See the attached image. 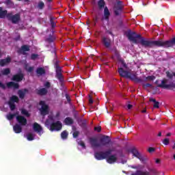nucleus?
<instances>
[{
    "mask_svg": "<svg viewBox=\"0 0 175 175\" xmlns=\"http://www.w3.org/2000/svg\"><path fill=\"white\" fill-rule=\"evenodd\" d=\"M166 136H172V133H167Z\"/></svg>",
    "mask_w": 175,
    "mask_h": 175,
    "instance_id": "obj_52",
    "label": "nucleus"
},
{
    "mask_svg": "<svg viewBox=\"0 0 175 175\" xmlns=\"http://www.w3.org/2000/svg\"><path fill=\"white\" fill-rule=\"evenodd\" d=\"M132 107H133V105H131V104L127 105V109H128L129 110H131V109H132Z\"/></svg>",
    "mask_w": 175,
    "mask_h": 175,
    "instance_id": "obj_44",
    "label": "nucleus"
},
{
    "mask_svg": "<svg viewBox=\"0 0 175 175\" xmlns=\"http://www.w3.org/2000/svg\"><path fill=\"white\" fill-rule=\"evenodd\" d=\"M80 146H81V147H83V148H85V144H84V142H81Z\"/></svg>",
    "mask_w": 175,
    "mask_h": 175,
    "instance_id": "obj_46",
    "label": "nucleus"
},
{
    "mask_svg": "<svg viewBox=\"0 0 175 175\" xmlns=\"http://www.w3.org/2000/svg\"><path fill=\"white\" fill-rule=\"evenodd\" d=\"M10 57H7L6 59H1L0 60V66H5V65H8V64H10Z\"/></svg>",
    "mask_w": 175,
    "mask_h": 175,
    "instance_id": "obj_18",
    "label": "nucleus"
},
{
    "mask_svg": "<svg viewBox=\"0 0 175 175\" xmlns=\"http://www.w3.org/2000/svg\"><path fill=\"white\" fill-rule=\"evenodd\" d=\"M79 136V131H74L73 137H77Z\"/></svg>",
    "mask_w": 175,
    "mask_h": 175,
    "instance_id": "obj_39",
    "label": "nucleus"
},
{
    "mask_svg": "<svg viewBox=\"0 0 175 175\" xmlns=\"http://www.w3.org/2000/svg\"><path fill=\"white\" fill-rule=\"evenodd\" d=\"M90 143L92 147H100V146L109 144L110 143V138L107 136H105L100 139V142L96 139H91Z\"/></svg>",
    "mask_w": 175,
    "mask_h": 175,
    "instance_id": "obj_5",
    "label": "nucleus"
},
{
    "mask_svg": "<svg viewBox=\"0 0 175 175\" xmlns=\"http://www.w3.org/2000/svg\"><path fill=\"white\" fill-rule=\"evenodd\" d=\"M147 111L146 109H144L142 111V113H146Z\"/></svg>",
    "mask_w": 175,
    "mask_h": 175,
    "instance_id": "obj_55",
    "label": "nucleus"
},
{
    "mask_svg": "<svg viewBox=\"0 0 175 175\" xmlns=\"http://www.w3.org/2000/svg\"><path fill=\"white\" fill-rule=\"evenodd\" d=\"M158 136H162V133L159 132Z\"/></svg>",
    "mask_w": 175,
    "mask_h": 175,
    "instance_id": "obj_56",
    "label": "nucleus"
},
{
    "mask_svg": "<svg viewBox=\"0 0 175 175\" xmlns=\"http://www.w3.org/2000/svg\"><path fill=\"white\" fill-rule=\"evenodd\" d=\"M120 163H126V159H124V161H119Z\"/></svg>",
    "mask_w": 175,
    "mask_h": 175,
    "instance_id": "obj_47",
    "label": "nucleus"
},
{
    "mask_svg": "<svg viewBox=\"0 0 175 175\" xmlns=\"http://www.w3.org/2000/svg\"><path fill=\"white\" fill-rule=\"evenodd\" d=\"M62 138L63 139H66L68 137V132L66 131H63L61 134Z\"/></svg>",
    "mask_w": 175,
    "mask_h": 175,
    "instance_id": "obj_34",
    "label": "nucleus"
},
{
    "mask_svg": "<svg viewBox=\"0 0 175 175\" xmlns=\"http://www.w3.org/2000/svg\"><path fill=\"white\" fill-rule=\"evenodd\" d=\"M110 154V152H107V157L105 159H107V162L108 163H116L117 162V156L116 155H109Z\"/></svg>",
    "mask_w": 175,
    "mask_h": 175,
    "instance_id": "obj_9",
    "label": "nucleus"
},
{
    "mask_svg": "<svg viewBox=\"0 0 175 175\" xmlns=\"http://www.w3.org/2000/svg\"><path fill=\"white\" fill-rule=\"evenodd\" d=\"M87 25H90V23L89 22H87Z\"/></svg>",
    "mask_w": 175,
    "mask_h": 175,
    "instance_id": "obj_59",
    "label": "nucleus"
},
{
    "mask_svg": "<svg viewBox=\"0 0 175 175\" xmlns=\"http://www.w3.org/2000/svg\"><path fill=\"white\" fill-rule=\"evenodd\" d=\"M142 175H148V172H144L142 173Z\"/></svg>",
    "mask_w": 175,
    "mask_h": 175,
    "instance_id": "obj_54",
    "label": "nucleus"
},
{
    "mask_svg": "<svg viewBox=\"0 0 175 175\" xmlns=\"http://www.w3.org/2000/svg\"><path fill=\"white\" fill-rule=\"evenodd\" d=\"M96 159L98 161H102V159H106V157H107V152H97L94 154Z\"/></svg>",
    "mask_w": 175,
    "mask_h": 175,
    "instance_id": "obj_12",
    "label": "nucleus"
},
{
    "mask_svg": "<svg viewBox=\"0 0 175 175\" xmlns=\"http://www.w3.org/2000/svg\"><path fill=\"white\" fill-rule=\"evenodd\" d=\"M29 0H25V2H28Z\"/></svg>",
    "mask_w": 175,
    "mask_h": 175,
    "instance_id": "obj_60",
    "label": "nucleus"
},
{
    "mask_svg": "<svg viewBox=\"0 0 175 175\" xmlns=\"http://www.w3.org/2000/svg\"><path fill=\"white\" fill-rule=\"evenodd\" d=\"M156 163H160L161 160L159 159H156L155 161Z\"/></svg>",
    "mask_w": 175,
    "mask_h": 175,
    "instance_id": "obj_50",
    "label": "nucleus"
},
{
    "mask_svg": "<svg viewBox=\"0 0 175 175\" xmlns=\"http://www.w3.org/2000/svg\"><path fill=\"white\" fill-rule=\"evenodd\" d=\"M36 58H38V55H31V59H36Z\"/></svg>",
    "mask_w": 175,
    "mask_h": 175,
    "instance_id": "obj_43",
    "label": "nucleus"
},
{
    "mask_svg": "<svg viewBox=\"0 0 175 175\" xmlns=\"http://www.w3.org/2000/svg\"><path fill=\"white\" fill-rule=\"evenodd\" d=\"M14 131L15 133H21V132L22 131L21 126L18 124H16L14 126Z\"/></svg>",
    "mask_w": 175,
    "mask_h": 175,
    "instance_id": "obj_24",
    "label": "nucleus"
},
{
    "mask_svg": "<svg viewBox=\"0 0 175 175\" xmlns=\"http://www.w3.org/2000/svg\"><path fill=\"white\" fill-rule=\"evenodd\" d=\"M14 102H18V97L16 96H12L8 103L11 110H14V109H16V105H14Z\"/></svg>",
    "mask_w": 175,
    "mask_h": 175,
    "instance_id": "obj_10",
    "label": "nucleus"
},
{
    "mask_svg": "<svg viewBox=\"0 0 175 175\" xmlns=\"http://www.w3.org/2000/svg\"><path fill=\"white\" fill-rule=\"evenodd\" d=\"M146 87H151V85L147 84V85H146Z\"/></svg>",
    "mask_w": 175,
    "mask_h": 175,
    "instance_id": "obj_57",
    "label": "nucleus"
},
{
    "mask_svg": "<svg viewBox=\"0 0 175 175\" xmlns=\"http://www.w3.org/2000/svg\"><path fill=\"white\" fill-rule=\"evenodd\" d=\"M0 87L1 88L5 89V85H3L2 83H0Z\"/></svg>",
    "mask_w": 175,
    "mask_h": 175,
    "instance_id": "obj_49",
    "label": "nucleus"
},
{
    "mask_svg": "<svg viewBox=\"0 0 175 175\" xmlns=\"http://www.w3.org/2000/svg\"><path fill=\"white\" fill-rule=\"evenodd\" d=\"M33 128L35 132L38 133V135H42V133H43V128H42V126H40L39 124L34 123L33 125Z\"/></svg>",
    "mask_w": 175,
    "mask_h": 175,
    "instance_id": "obj_11",
    "label": "nucleus"
},
{
    "mask_svg": "<svg viewBox=\"0 0 175 175\" xmlns=\"http://www.w3.org/2000/svg\"><path fill=\"white\" fill-rule=\"evenodd\" d=\"M109 17H110V11H109V8H107V7H105L104 8V14L102 18V21H103V20H106L107 21H108Z\"/></svg>",
    "mask_w": 175,
    "mask_h": 175,
    "instance_id": "obj_14",
    "label": "nucleus"
},
{
    "mask_svg": "<svg viewBox=\"0 0 175 175\" xmlns=\"http://www.w3.org/2000/svg\"><path fill=\"white\" fill-rule=\"evenodd\" d=\"M38 8H39V9H43V8H44V3L40 1L38 3Z\"/></svg>",
    "mask_w": 175,
    "mask_h": 175,
    "instance_id": "obj_36",
    "label": "nucleus"
},
{
    "mask_svg": "<svg viewBox=\"0 0 175 175\" xmlns=\"http://www.w3.org/2000/svg\"><path fill=\"white\" fill-rule=\"evenodd\" d=\"M8 17V11L3 10L2 8H0V18H5Z\"/></svg>",
    "mask_w": 175,
    "mask_h": 175,
    "instance_id": "obj_20",
    "label": "nucleus"
},
{
    "mask_svg": "<svg viewBox=\"0 0 175 175\" xmlns=\"http://www.w3.org/2000/svg\"><path fill=\"white\" fill-rule=\"evenodd\" d=\"M148 152H154L155 149L154 148H149L148 150Z\"/></svg>",
    "mask_w": 175,
    "mask_h": 175,
    "instance_id": "obj_41",
    "label": "nucleus"
},
{
    "mask_svg": "<svg viewBox=\"0 0 175 175\" xmlns=\"http://www.w3.org/2000/svg\"><path fill=\"white\" fill-rule=\"evenodd\" d=\"M150 100H151L152 102H154V103H155V102H157V101L155 100V99H150Z\"/></svg>",
    "mask_w": 175,
    "mask_h": 175,
    "instance_id": "obj_53",
    "label": "nucleus"
},
{
    "mask_svg": "<svg viewBox=\"0 0 175 175\" xmlns=\"http://www.w3.org/2000/svg\"><path fill=\"white\" fill-rule=\"evenodd\" d=\"M7 87L12 88H18V83L14 82H10L7 83Z\"/></svg>",
    "mask_w": 175,
    "mask_h": 175,
    "instance_id": "obj_22",
    "label": "nucleus"
},
{
    "mask_svg": "<svg viewBox=\"0 0 175 175\" xmlns=\"http://www.w3.org/2000/svg\"><path fill=\"white\" fill-rule=\"evenodd\" d=\"M153 107H154V109H158V108L159 107V103L155 102L154 104V105H153Z\"/></svg>",
    "mask_w": 175,
    "mask_h": 175,
    "instance_id": "obj_38",
    "label": "nucleus"
},
{
    "mask_svg": "<svg viewBox=\"0 0 175 175\" xmlns=\"http://www.w3.org/2000/svg\"><path fill=\"white\" fill-rule=\"evenodd\" d=\"M56 72H57V77L59 79H61V68H59V67H57L56 68Z\"/></svg>",
    "mask_w": 175,
    "mask_h": 175,
    "instance_id": "obj_33",
    "label": "nucleus"
},
{
    "mask_svg": "<svg viewBox=\"0 0 175 175\" xmlns=\"http://www.w3.org/2000/svg\"><path fill=\"white\" fill-rule=\"evenodd\" d=\"M16 114H12V113H8L7 116H6V118L7 120H13L15 117Z\"/></svg>",
    "mask_w": 175,
    "mask_h": 175,
    "instance_id": "obj_28",
    "label": "nucleus"
},
{
    "mask_svg": "<svg viewBox=\"0 0 175 175\" xmlns=\"http://www.w3.org/2000/svg\"><path fill=\"white\" fill-rule=\"evenodd\" d=\"M54 119L52 116H49V119L46 120L45 122L46 126L50 129V131H61L62 129V123L61 122L57 121L54 122Z\"/></svg>",
    "mask_w": 175,
    "mask_h": 175,
    "instance_id": "obj_3",
    "label": "nucleus"
},
{
    "mask_svg": "<svg viewBox=\"0 0 175 175\" xmlns=\"http://www.w3.org/2000/svg\"><path fill=\"white\" fill-rule=\"evenodd\" d=\"M170 143V139L169 138H165L163 140V144L165 146H168V144Z\"/></svg>",
    "mask_w": 175,
    "mask_h": 175,
    "instance_id": "obj_32",
    "label": "nucleus"
},
{
    "mask_svg": "<svg viewBox=\"0 0 175 175\" xmlns=\"http://www.w3.org/2000/svg\"><path fill=\"white\" fill-rule=\"evenodd\" d=\"M66 98L68 102H70V97H69V95L66 94Z\"/></svg>",
    "mask_w": 175,
    "mask_h": 175,
    "instance_id": "obj_45",
    "label": "nucleus"
},
{
    "mask_svg": "<svg viewBox=\"0 0 175 175\" xmlns=\"http://www.w3.org/2000/svg\"><path fill=\"white\" fill-rule=\"evenodd\" d=\"M25 69L27 72H32V70H33V67H29L28 66H26Z\"/></svg>",
    "mask_w": 175,
    "mask_h": 175,
    "instance_id": "obj_37",
    "label": "nucleus"
},
{
    "mask_svg": "<svg viewBox=\"0 0 175 175\" xmlns=\"http://www.w3.org/2000/svg\"><path fill=\"white\" fill-rule=\"evenodd\" d=\"M103 41L105 46H106V47H109L110 46V43H111L110 39L104 38L103 39Z\"/></svg>",
    "mask_w": 175,
    "mask_h": 175,
    "instance_id": "obj_26",
    "label": "nucleus"
},
{
    "mask_svg": "<svg viewBox=\"0 0 175 175\" xmlns=\"http://www.w3.org/2000/svg\"><path fill=\"white\" fill-rule=\"evenodd\" d=\"M122 10V3H121V1H118L115 4V7H114V13L116 16H118L121 14Z\"/></svg>",
    "mask_w": 175,
    "mask_h": 175,
    "instance_id": "obj_8",
    "label": "nucleus"
},
{
    "mask_svg": "<svg viewBox=\"0 0 175 175\" xmlns=\"http://www.w3.org/2000/svg\"><path fill=\"white\" fill-rule=\"evenodd\" d=\"M119 65L120 68L118 69V72L120 73L122 77H126V79H131V80H136V75H132L129 71H125L126 69V64L124 62V60L120 59L119 60Z\"/></svg>",
    "mask_w": 175,
    "mask_h": 175,
    "instance_id": "obj_2",
    "label": "nucleus"
},
{
    "mask_svg": "<svg viewBox=\"0 0 175 175\" xmlns=\"http://www.w3.org/2000/svg\"><path fill=\"white\" fill-rule=\"evenodd\" d=\"M97 8L98 10H103L105 9V6H106V3H105V0H98L97 1Z\"/></svg>",
    "mask_w": 175,
    "mask_h": 175,
    "instance_id": "obj_15",
    "label": "nucleus"
},
{
    "mask_svg": "<svg viewBox=\"0 0 175 175\" xmlns=\"http://www.w3.org/2000/svg\"><path fill=\"white\" fill-rule=\"evenodd\" d=\"M21 114H23L26 117H29V113L26 109H21Z\"/></svg>",
    "mask_w": 175,
    "mask_h": 175,
    "instance_id": "obj_29",
    "label": "nucleus"
},
{
    "mask_svg": "<svg viewBox=\"0 0 175 175\" xmlns=\"http://www.w3.org/2000/svg\"><path fill=\"white\" fill-rule=\"evenodd\" d=\"M147 81H153V80H155V76L150 75L146 77Z\"/></svg>",
    "mask_w": 175,
    "mask_h": 175,
    "instance_id": "obj_30",
    "label": "nucleus"
},
{
    "mask_svg": "<svg viewBox=\"0 0 175 175\" xmlns=\"http://www.w3.org/2000/svg\"><path fill=\"white\" fill-rule=\"evenodd\" d=\"M16 121H18L21 125H27V119L21 116H16Z\"/></svg>",
    "mask_w": 175,
    "mask_h": 175,
    "instance_id": "obj_16",
    "label": "nucleus"
},
{
    "mask_svg": "<svg viewBox=\"0 0 175 175\" xmlns=\"http://www.w3.org/2000/svg\"><path fill=\"white\" fill-rule=\"evenodd\" d=\"M36 73L38 76H42V75H44V73H46V70L43 68H38L36 70Z\"/></svg>",
    "mask_w": 175,
    "mask_h": 175,
    "instance_id": "obj_21",
    "label": "nucleus"
},
{
    "mask_svg": "<svg viewBox=\"0 0 175 175\" xmlns=\"http://www.w3.org/2000/svg\"><path fill=\"white\" fill-rule=\"evenodd\" d=\"M64 122L66 125H72V124H73V119L70 118H66L64 120Z\"/></svg>",
    "mask_w": 175,
    "mask_h": 175,
    "instance_id": "obj_25",
    "label": "nucleus"
},
{
    "mask_svg": "<svg viewBox=\"0 0 175 175\" xmlns=\"http://www.w3.org/2000/svg\"><path fill=\"white\" fill-rule=\"evenodd\" d=\"M27 94H28V90H27L26 89L19 90L18 92V94L19 95V98H21V99H23L25 96V95H27Z\"/></svg>",
    "mask_w": 175,
    "mask_h": 175,
    "instance_id": "obj_17",
    "label": "nucleus"
},
{
    "mask_svg": "<svg viewBox=\"0 0 175 175\" xmlns=\"http://www.w3.org/2000/svg\"><path fill=\"white\" fill-rule=\"evenodd\" d=\"M10 73V70L9 68H6L2 71L3 75H9Z\"/></svg>",
    "mask_w": 175,
    "mask_h": 175,
    "instance_id": "obj_35",
    "label": "nucleus"
},
{
    "mask_svg": "<svg viewBox=\"0 0 175 175\" xmlns=\"http://www.w3.org/2000/svg\"><path fill=\"white\" fill-rule=\"evenodd\" d=\"M124 159V157H122V159Z\"/></svg>",
    "mask_w": 175,
    "mask_h": 175,
    "instance_id": "obj_61",
    "label": "nucleus"
},
{
    "mask_svg": "<svg viewBox=\"0 0 175 175\" xmlns=\"http://www.w3.org/2000/svg\"><path fill=\"white\" fill-rule=\"evenodd\" d=\"M46 1H48V2H51V1H53V0H46Z\"/></svg>",
    "mask_w": 175,
    "mask_h": 175,
    "instance_id": "obj_58",
    "label": "nucleus"
},
{
    "mask_svg": "<svg viewBox=\"0 0 175 175\" xmlns=\"http://www.w3.org/2000/svg\"><path fill=\"white\" fill-rule=\"evenodd\" d=\"M24 75H23V74H18L13 77L12 80H14V81H21Z\"/></svg>",
    "mask_w": 175,
    "mask_h": 175,
    "instance_id": "obj_19",
    "label": "nucleus"
},
{
    "mask_svg": "<svg viewBox=\"0 0 175 175\" xmlns=\"http://www.w3.org/2000/svg\"><path fill=\"white\" fill-rule=\"evenodd\" d=\"M7 18L12 21L14 24H17L20 21V14H16L13 15V14H8Z\"/></svg>",
    "mask_w": 175,
    "mask_h": 175,
    "instance_id": "obj_7",
    "label": "nucleus"
},
{
    "mask_svg": "<svg viewBox=\"0 0 175 175\" xmlns=\"http://www.w3.org/2000/svg\"><path fill=\"white\" fill-rule=\"evenodd\" d=\"M92 3H94V5H95V3H96V1H98V0H92Z\"/></svg>",
    "mask_w": 175,
    "mask_h": 175,
    "instance_id": "obj_51",
    "label": "nucleus"
},
{
    "mask_svg": "<svg viewBox=\"0 0 175 175\" xmlns=\"http://www.w3.org/2000/svg\"><path fill=\"white\" fill-rule=\"evenodd\" d=\"M133 154L134 155V157H136V158H138L139 161H145L146 159V157L140 154V153H139V152L136 149L133 150Z\"/></svg>",
    "mask_w": 175,
    "mask_h": 175,
    "instance_id": "obj_13",
    "label": "nucleus"
},
{
    "mask_svg": "<svg viewBox=\"0 0 175 175\" xmlns=\"http://www.w3.org/2000/svg\"><path fill=\"white\" fill-rule=\"evenodd\" d=\"M40 106H41V107L40 108V111L42 116H46L49 114V106L46 105L44 101H40Z\"/></svg>",
    "mask_w": 175,
    "mask_h": 175,
    "instance_id": "obj_6",
    "label": "nucleus"
},
{
    "mask_svg": "<svg viewBox=\"0 0 175 175\" xmlns=\"http://www.w3.org/2000/svg\"><path fill=\"white\" fill-rule=\"evenodd\" d=\"M38 94L39 95H46V94H47V90H46L45 88L40 89L38 91Z\"/></svg>",
    "mask_w": 175,
    "mask_h": 175,
    "instance_id": "obj_27",
    "label": "nucleus"
},
{
    "mask_svg": "<svg viewBox=\"0 0 175 175\" xmlns=\"http://www.w3.org/2000/svg\"><path fill=\"white\" fill-rule=\"evenodd\" d=\"M125 36L128 38L130 42L137 44V43H141L142 46H145V47H151L152 46H158L159 47L163 46L162 40L158 41H149L144 38H142L140 35L136 34V33L129 30L125 32Z\"/></svg>",
    "mask_w": 175,
    "mask_h": 175,
    "instance_id": "obj_1",
    "label": "nucleus"
},
{
    "mask_svg": "<svg viewBox=\"0 0 175 175\" xmlns=\"http://www.w3.org/2000/svg\"><path fill=\"white\" fill-rule=\"evenodd\" d=\"M102 128L100 126L95 127L94 131H96V132H100L101 131Z\"/></svg>",
    "mask_w": 175,
    "mask_h": 175,
    "instance_id": "obj_40",
    "label": "nucleus"
},
{
    "mask_svg": "<svg viewBox=\"0 0 175 175\" xmlns=\"http://www.w3.org/2000/svg\"><path fill=\"white\" fill-rule=\"evenodd\" d=\"M44 85H45V87H50V83L49 82H46Z\"/></svg>",
    "mask_w": 175,
    "mask_h": 175,
    "instance_id": "obj_48",
    "label": "nucleus"
},
{
    "mask_svg": "<svg viewBox=\"0 0 175 175\" xmlns=\"http://www.w3.org/2000/svg\"><path fill=\"white\" fill-rule=\"evenodd\" d=\"M89 103L90 105H92V103H94V100H92V98L91 96H90Z\"/></svg>",
    "mask_w": 175,
    "mask_h": 175,
    "instance_id": "obj_42",
    "label": "nucleus"
},
{
    "mask_svg": "<svg viewBox=\"0 0 175 175\" xmlns=\"http://www.w3.org/2000/svg\"><path fill=\"white\" fill-rule=\"evenodd\" d=\"M156 84L157 85V87L165 88L166 90H174L175 88V83H169V80L166 79H163L161 83H159V81H156Z\"/></svg>",
    "mask_w": 175,
    "mask_h": 175,
    "instance_id": "obj_4",
    "label": "nucleus"
},
{
    "mask_svg": "<svg viewBox=\"0 0 175 175\" xmlns=\"http://www.w3.org/2000/svg\"><path fill=\"white\" fill-rule=\"evenodd\" d=\"M26 51H29V46L27 45H24L21 47V54H25Z\"/></svg>",
    "mask_w": 175,
    "mask_h": 175,
    "instance_id": "obj_23",
    "label": "nucleus"
},
{
    "mask_svg": "<svg viewBox=\"0 0 175 175\" xmlns=\"http://www.w3.org/2000/svg\"><path fill=\"white\" fill-rule=\"evenodd\" d=\"M27 140H29V142L33 140V134L32 133H29L27 136Z\"/></svg>",
    "mask_w": 175,
    "mask_h": 175,
    "instance_id": "obj_31",
    "label": "nucleus"
}]
</instances>
